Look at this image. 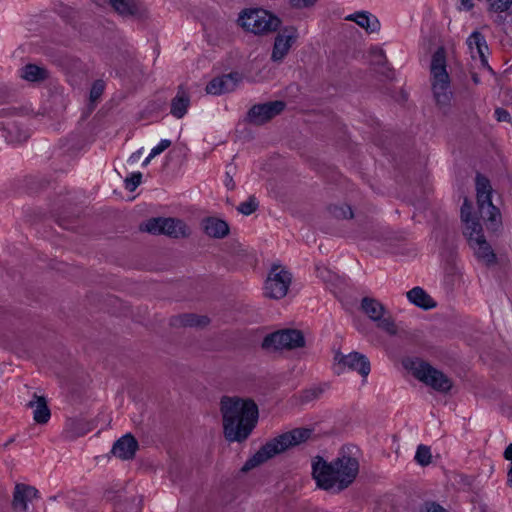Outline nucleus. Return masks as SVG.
Returning <instances> with one entry per match:
<instances>
[{
    "instance_id": "obj_1",
    "label": "nucleus",
    "mask_w": 512,
    "mask_h": 512,
    "mask_svg": "<svg viewBox=\"0 0 512 512\" xmlns=\"http://www.w3.org/2000/svg\"><path fill=\"white\" fill-rule=\"evenodd\" d=\"M219 412L224 437L230 442H244L258 423L259 409L252 398L223 396Z\"/></svg>"
},
{
    "instance_id": "obj_2",
    "label": "nucleus",
    "mask_w": 512,
    "mask_h": 512,
    "mask_svg": "<svg viewBox=\"0 0 512 512\" xmlns=\"http://www.w3.org/2000/svg\"><path fill=\"white\" fill-rule=\"evenodd\" d=\"M312 477L316 485L324 490H343L353 483L359 472L357 459L342 456L332 462L320 456L312 459Z\"/></svg>"
},
{
    "instance_id": "obj_3",
    "label": "nucleus",
    "mask_w": 512,
    "mask_h": 512,
    "mask_svg": "<svg viewBox=\"0 0 512 512\" xmlns=\"http://www.w3.org/2000/svg\"><path fill=\"white\" fill-rule=\"evenodd\" d=\"M313 436V429L309 427H297L284 432L266 442L241 468L242 472H248L276 455L282 454L291 448L306 443Z\"/></svg>"
},
{
    "instance_id": "obj_4",
    "label": "nucleus",
    "mask_w": 512,
    "mask_h": 512,
    "mask_svg": "<svg viewBox=\"0 0 512 512\" xmlns=\"http://www.w3.org/2000/svg\"><path fill=\"white\" fill-rule=\"evenodd\" d=\"M471 210V203L465 200L461 208L463 235L479 262L487 267L495 266L498 262L497 256L491 245L487 242L479 220L472 215Z\"/></svg>"
},
{
    "instance_id": "obj_5",
    "label": "nucleus",
    "mask_w": 512,
    "mask_h": 512,
    "mask_svg": "<svg viewBox=\"0 0 512 512\" xmlns=\"http://www.w3.org/2000/svg\"><path fill=\"white\" fill-rule=\"evenodd\" d=\"M403 366L416 380L439 394L449 395L455 388V381L450 375L423 359H406Z\"/></svg>"
},
{
    "instance_id": "obj_6",
    "label": "nucleus",
    "mask_w": 512,
    "mask_h": 512,
    "mask_svg": "<svg viewBox=\"0 0 512 512\" xmlns=\"http://www.w3.org/2000/svg\"><path fill=\"white\" fill-rule=\"evenodd\" d=\"M236 25L245 33L265 37L279 29L281 19L264 8L249 7L239 12Z\"/></svg>"
},
{
    "instance_id": "obj_7",
    "label": "nucleus",
    "mask_w": 512,
    "mask_h": 512,
    "mask_svg": "<svg viewBox=\"0 0 512 512\" xmlns=\"http://www.w3.org/2000/svg\"><path fill=\"white\" fill-rule=\"evenodd\" d=\"M431 86L436 105L446 110L452 101L450 77L447 72L446 51L438 48L432 55L430 64Z\"/></svg>"
},
{
    "instance_id": "obj_8",
    "label": "nucleus",
    "mask_w": 512,
    "mask_h": 512,
    "mask_svg": "<svg viewBox=\"0 0 512 512\" xmlns=\"http://www.w3.org/2000/svg\"><path fill=\"white\" fill-rule=\"evenodd\" d=\"M492 187L488 179L483 176L476 178V199L478 213L486 224L490 233H497L502 226V217L499 209L491 201Z\"/></svg>"
},
{
    "instance_id": "obj_9",
    "label": "nucleus",
    "mask_w": 512,
    "mask_h": 512,
    "mask_svg": "<svg viewBox=\"0 0 512 512\" xmlns=\"http://www.w3.org/2000/svg\"><path fill=\"white\" fill-rule=\"evenodd\" d=\"M307 341L302 330L284 328L267 334L261 343V348L268 352H293L305 349Z\"/></svg>"
},
{
    "instance_id": "obj_10",
    "label": "nucleus",
    "mask_w": 512,
    "mask_h": 512,
    "mask_svg": "<svg viewBox=\"0 0 512 512\" xmlns=\"http://www.w3.org/2000/svg\"><path fill=\"white\" fill-rule=\"evenodd\" d=\"M292 278V273L286 266L273 263L264 280V297L270 300L283 299L288 294Z\"/></svg>"
},
{
    "instance_id": "obj_11",
    "label": "nucleus",
    "mask_w": 512,
    "mask_h": 512,
    "mask_svg": "<svg viewBox=\"0 0 512 512\" xmlns=\"http://www.w3.org/2000/svg\"><path fill=\"white\" fill-rule=\"evenodd\" d=\"M286 106L287 104L283 100L254 104L248 109L245 115V122L254 127L264 126L282 114Z\"/></svg>"
},
{
    "instance_id": "obj_12",
    "label": "nucleus",
    "mask_w": 512,
    "mask_h": 512,
    "mask_svg": "<svg viewBox=\"0 0 512 512\" xmlns=\"http://www.w3.org/2000/svg\"><path fill=\"white\" fill-rule=\"evenodd\" d=\"M361 307L363 312L377 323L378 328L389 335H396L398 333V327L394 319L378 300L366 297L362 300Z\"/></svg>"
},
{
    "instance_id": "obj_13",
    "label": "nucleus",
    "mask_w": 512,
    "mask_h": 512,
    "mask_svg": "<svg viewBox=\"0 0 512 512\" xmlns=\"http://www.w3.org/2000/svg\"><path fill=\"white\" fill-rule=\"evenodd\" d=\"M276 32L270 59L272 62L279 64L283 62L297 42L298 30L293 26H285Z\"/></svg>"
},
{
    "instance_id": "obj_14",
    "label": "nucleus",
    "mask_w": 512,
    "mask_h": 512,
    "mask_svg": "<svg viewBox=\"0 0 512 512\" xmlns=\"http://www.w3.org/2000/svg\"><path fill=\"white\" fill-rule=\"evenodd\" d=\"M333 365L337 374H342L346 369L357 372L361 377L366 378L370 373V363L365 356L351 352L344 354L340 351L335 352Z\"/></svg>"
},
{
    "instance_id": "obj_15",
    "label": "nucleus",
    "mask_w": 512,
    "mask_h": 512,
    "mask_svg": "<svg viewBox=\"0 0 512 512\" xmlns=\"http://www.w3.org/2000/svg\"><path fill=\"white\" fill-rule=\"evenodd\" d=\"M111 9L121 17L145 21L150 18L148 6L140 0H106Z\"/></svg>"
},
{
    "instance_id": "obj_16",
    "label": "nucleus",
    "mask_w": 512,
    "mask_h": 512,
    "mask_svg": "<svg viewBox=\"0 0 512 512\" xmlns=\"http://www.w3.org/2000/svg\"><path fill=\"white\" fill-rule=\"evenodd\" d=\"M243 78V74L238 71L215 77L206 85V93L211 95L231 93L243 81Z\"/></svg>"
},
{
    "instance_id": "obj_17",
    "label": "nucleus",
    "mask_w": 512,
    "mask_h": 512,
    "mask_svg": "<svg viewBox=\"0 0 512 512\" xmlns=\"http://www.w3.org/2000/svg\"><path fill=\"white\" fill-rule=\"evenodd\" d=\"M39 497L38 490L30 485L18 483L14 487L11 502L12 509L16 512H26L28 503Z\"/></svg>"
},
{
    "instance_id": "obj_18",
    "label": "nucleus",
    "mask_w": 512,
    "mask_h": 512,
    "mask_svg": "<svg viewBox=\"0 0 512 512\" xmlns=\"http://www.w3.org/2000/svg\"><path fill=\"white\" fill-rule=\"evenodd\" d=\"M138 450V442L131 434H126L116 441L112 448V453L117 458L129 460L134 458Z\"/></svg>"
},
{
    "instance_id": "obj_19",
    "label": "nucleus",
    "mask_w": 512,
    "mask_h": 512,
    "mask_svg": "<svg viewBox=\"0 0 512 512\" xmlns=\"http://www.w3.org/2000/svg\"><path fill=\"white\" fill-rule=\"evenodd\" d=\"M201 227L203 232L213 239H222L229 234L228 224L217 217L209 216L202 220Z\"/></svg>"
},
{
    "instance_id": "obj_20",
    "label": "nucleus",
    "mask_w": 512,
    "mask_h": 512,
    "mask_svg": "<svg viewBox=\"0 0 512 512\" xmlns=\"http://www.w3.org/2000/svg\"><path fill=\"white\" fill-rule=\"evenodd\" d=\"M210 323V319L206 315H198L193 313L178 314L170 319V325L174 328L181 327H206Z\"/></svg>"
},
{
    "instance_id": "obj_21",
    "label": "nucleus",
    "mask_w": 512,
    "mask_h": 512,
    "mask_svg": "<svg viewBox=\"0 0 512 512\" xmlns=\"http://www.w3.org/2000/svg\"><path fill=\"white\" fill-rule=\"evenodd\" d=\"M27 406L32 411L33 420L37 424L44 425L48 423L51 412L43 396L33 395Z\"/></svg>"
},
{
    "instance_id": "obj_22",
    "label": "nucleus",
    "mask_w": 512,
    "mask_h": 512,
    "mask_svg": "<svg viewBox=\"0 0 512 512\" xmlns=\"http://www.w3.org/2000/svg\"><path fill=\"white\" fill-rule=\"evenodd\" d=\"M162 231L164 235L172 238H187L191 235V228L177 218H163Z\"/></svg>"
},
{
    "instance_id": "obj_23",
    "label": "nucleus",
    "mask_w": 512,
    "mask_h": 512,
    "mask_svg": "<svg viewBox=\"0 0 512 512\" xmlns=\"http://www.w3.org/2000/svg\"><path fill=\"white\" fill-rule=\"evenodd\" d=\"M471 57L473 59H479L481 65L485 66L487 64V60L485 57V51L487 50V46L485 44V41L483 39V36L478 33L474 32L467 41Z\"/></svg>"
},
{
    "instance_id": "obj_24",
    "label": "nucleus",
    "mask_w": 512,
    "mask_h": 512,
    "mask_svg": "<svg viewBox=\"0 0 512 512\" xmlns=\"http://www.w3.org/2000/svg\"><path fill=\"white\" fill-rule=\"evenodd\" d=\"M407 298L410 302L423 309H432L436 306L433 298L420 287H414L408 291Z\"/></svg>"
},
{
    "instance_id": "obj_25",
    "label": "nucleus",
    "mask_w": 512,
    "mask_h": 512,
    "mask_svg": "<svg viewBox=\"0 0 512 512\" xmlns=\"http://www.w3.org/2000/svg\"><path fill=\"white\" fill-rule=\"evenodd\" d=\"M21 77L29 82H41L48 77V72L37 65L28 64L22 69Z\"/></svg>"
},
{
    "instance_id": "obj_26",
    "label": "nucleus",
    "mask_w": 512,
    "mask_h": 512,
    "mask_svg": "<svg viewBox=\"0 0 512 512\" xmlns=\"http://www.w3.org/2000/svg\"><path fill=\"white\" fill-rule=\"evenodd\" d=\"M189 105V97L188 95L180 90L176 97L172 100L171 104V113L177 117L181 118L187 111V107Z\"/></svg>"
},
{
    "instance_id": "obj_27",
    "label": "nucleus",
    "mask_w": 512,
    "mask_h": 512,
    "mask_svg": "<svg viewBox=\"0 0 512 512\" xmlns=\"http://www.w3.org/2000/svg\"><path fill=\"white\" fill-rule=\"evenodd\" d=\"M328 211L336 219L353 218L352 208L345 203H332L328 206Z\"/></svg>"
},
{
    "instance_id": "obj_28",
    "label": "nucleus",
    "mask_w": 512,
    "mask_h": 512,
    "mask_svg": "<svg viewBox=\"0 0 512 512\" xmlns=\"http://www.w3.org/2000/svg\"><path fill=\"white\" fill-rule=\"evenodd\" d=\"M92 428L91 423L84 418H74L69 421V429L76 436L84 435Z\"/></svg>"
},
{
    "instance_id": "obj_29",
    "label": "nucleus",
    "mask_w": 512,
    "mask_h": 512,
    "mask_svg": "<svg viewBox=\"0 0 512 512\" xmlns=\"http://www.w3.org/2000/svg\"><path fill=\"white\" fill-rule=\"evenodd\" d=\"M163 226V218H150L140 225V230L153 234V235H159L163 234L162 231Z\"/></svg>"
},
{
    "instance_id": "obj_30",
    "label": "nucleus",
    "mask_w": 512,
    "mask_h": 512,
    "mask_svg": "<svg viewBox=\"0 0 512 512\" xmlns=\"http://www.w3.org/2000/svg\"><path fill=\"white\" fill-rule=\"evenodd\" d=\"M350 19L355 21L360 27L364 28L368 32H374L378 26L377 21L371 22L369 17L363 13L356 14Z\"/></svg>"
},
{
    "instance_id": "obj_31",
    "label": "nucleus",
    "mask_w": 512,
    "mask_h": 512,
    "mask_svg": "<svg viewBox=\"0 0 512 512\" xmlns=\"http://www.w3.org/2000/svg\"><path fill=\"white\" fill-rule=\"evenodd\" d=\"M415 460L421 466H427L432 461L431 450L428 446L420 445L415 454Z\"/></svg>"
},
{
    "instance_id": "obj_32",
    "label": "nucleus",
    "mask_w": 512,
    "mask_h": 512,
    "mask_svg": "<svg viewBox=\"0 0 512 512\" xmlns=\"http://www.w3.org/2000/svg\"><path fill=\"white\" fill-rule=\"evenodd\" d=\"M369 56L371 64L375 66H383L387 61L384 51L378 47L371 48Z\"/></svg>"
},
{
    "instance_id": "obj_33",
    "label": "nucleus",
    "mask_w": 512,
    "mask_h": 512,
    "mask_svg": "<svg viewBox=\"0 0 512 512\" xmlns=\"http://www.w3.org/2000/svg\"><path fill=\"white\" fill-rule=\"evenodd\" d=\"M258 203L255 197H249L246 201L242 202L238 210L244 215H250L257 209Z\"/></svg>"
},
{
    "instance_id": "obj_34",
    "label": "nucleus",
    "mask_w": 512,
    "mask_h": 512,
    "mask_svg": "<svg viewBox=\"0 0 512 512\" xmlns=\"http://www.w3.org/2000/svg\"><path fill=\"white\" fill-rule=\"evenodd\" d=\"M171 145V141L170 140H167V139H164L162 140L156 147H154L152 150H151V153L150 155L146 158V160L144 161V165H148L150 163V161L157 155H159L160 153H162L163 151H165L168 147H170Z\"/></svg>"
},
{
    "instance_id": "obj_35",
    "label": "nucleus",
    "mask_w": 512,
    "mask_h": 512,
    "mask_svg": "<svg viewBox=\"0 0 512 512\" xmlns=\"http://www.w3.org/2000/svg\"><path fill=\"white\" fill-rule=\"evenodd\" d=\"M105 90V83L102 80H97L93 83L90 91V100L97 101Z\"/></svg>"
},
{
    "instance_id": "obj_36",
    "label": "nucleus",
    "mask_w": 512,
    "mask_h": 512,
    "mask_svg": "<svg viewBox=\"0 0 512 512\" xmlns=\"http://www.w3.org/2000/svg\"><path fill=\"white\" fill-rule=\"evenodd\" d=\"M142 174L140 172L132 174L131 177L125 179V187L130 191H134L141 183Z\"/></svg>"
},
{
    "instance_id": "obj_37",
    "label": "nucleus",
    "mask_w": 512,
    "mask_h": 512,
    "mask_svg": "<svg viewBox=\"0 0 512 512\" xmlns=\"http://www.w3.org/2000/svg\"><path fill=\"white\" fill-rule=\"evenodd\" d=\"M323 388L321 387H312L310 389H307L303 392V399L305 401H312L314 399H317L321 396L323 393Z\"/></svg>"
},
{
    "instance_id": "obj_38",
    "label": "nucleus",
    "mask_w": 512,
    "mask_h": 512,
    "mask_svg": "<svg viewBox=\"0 0 512 512\" xmlns=\"http://www.w3.org/2000/svg\"><path fill=\"white\" fill-rule=\"evenodd\" d=\"M421 512H448L439 504L436 503H426Z\"/></svg>"
},
{
    "instance_id": "obj_39",
    "label": "nucleus",
    "mask_w": 512,
    "mask_h": 512,
    "mask_svg": "<svg viewBox=\"0 0 512 512\" xmlns=\"http://www.w3.org/2000/svg\"><path fill=\"white\" fill-rule=\"evenodd\" d=\"M291 4L297 8H305L312 6L316 0H290Z\"/></svg>"
},
{
    "instance_id": "obj_40",
    "label": "nucleus",
    "mask_w": 512,
    "mask_h": 512,
    "mask_svg": "<svg viewBox=\"0 0 512 512\" xmlns=\"http://www.w3.org/2000/svg\"><path fill=\"white\" fill-rule=\"evenodd\" d=\"M511 3L512 0H495V2L492 3V6H494L497 10L504 11L509 7Z\"/></svg>"
},
{
    "instance_id": "obj_41",
    "label": "nucleus",
    "mask_w": 512,
    "mask_h": 512,
    "mask_svg": "<svg viewBox=\"0 0 512 512\" xmlns=\"http://www.w3.org/2000/svg\"><path fill=\"white\" fill-rule=\"evenodd\" d=\"M497 120L500 122H509L510 121V114L504 110V109H497L495 111Z\"/></svg>"
},
{
    "instance_id": "obj_42",
    "label": "nucleus",
    "mask_w": 512,
    "mask_h": 512,
    "mask_svg": "<svg viewBox=\"0 0 512 512\" xmlns=\"http://www.w3.org/2000/svg\"><path fill=\"white\" fill-rule=\"evenodd\" d=\"M461 6L464 10H470L473 8L474 3L472 0H461Z\"/></svg>"
},
{
    "instance_id": "obj_43",
    "label": "nucleus",
    "mask_w": 512,
    "mask_h": 512,
    "mask_svg": "<svg viewBox=\"0 0 512 512\" xmlns=\"http://www.w3.org/2000/svg\"><path fill=\"white\" fill-rule=\"evenodd\" d=\"M504 457L505 459L512 461V443L506 448Z\"/></svg>"
},
{
    "instance_id": "obj_44",
    "label": "nucleus",
    "mask_w": 512,
    "mask_h": 512,
    "mask_svg": "<svg viewBox=\"0 0 512 512\" xmlns=\"http://www.w3.org/2000/svg\"><path fill=\"white\" fill-rule=\"evenodd\" d=\"M473 81H474L475 83H478V82H479V79H478V77H477L476 75H474V76H473Z\"/></svg>"
}]
</instances>
